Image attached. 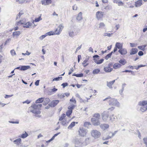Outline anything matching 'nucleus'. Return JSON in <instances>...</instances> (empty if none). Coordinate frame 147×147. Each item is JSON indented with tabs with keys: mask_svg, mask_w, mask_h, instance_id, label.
Here are the masks:
<instances>
[{
	"mask_svg": "<svg viewBox=\"0 0 147 147\" xmlns=\"http://www.w3.org/2000/svg\"><path fill=\"white\" fill-rule=\"evenodd\" d=\"M147 104V100H144L139 102L138 105L140 106H144Z\"/></svg>",
	"mask_w": 147,
	"mask_h": 147,
	"instance_id": "4be33fe9",
	"label": "nucleus"
},
{
	"mask_svg": "<svg viewBox=\"0 0 147 147\" xmlns=\"http://www.w3.org/2000/svg\"><path fill=\"white\" fill-rule=\"evenodd\" d=\"M113 34V33H105L104 34V36H108L109 37H110L111 36V35Z\"/></svg>",
	"mask_w": 147,
	"mask_h": 147,
	"instance_id": "13d9d810",
	"label": "nucleus"
},
{
	"mask_svg": "<svg viewBox=\"0 0 147 147\" xmlns=\"http://www.w3.org/2000/svg\"><path fill=\"white\" fill-rule=\"evenodd\" d=\"M69 36L71 37H73L76 35L78 33V32L74 29L71 30L68 32Z\"/></svg>",
	"mask_w": 147,
	"mask_h": 147,
	"instance_id": "0eeeda50",
	"label": "nucleus"
},
{
	"mask_svg": "<svg viewBox=\"0 0 147 147\" xmlns=\"http://www.w3.org/2000/svg\"><path fill=\"white\" fill-rule=\"evenodd\" d=\"M144 143L146 145H147V137L144 138L143 139Z\"/></svg>",
	"mask_w": 147,
	"mask_h": 147,
	"instance_id": "680f3d73",
	"label": "nucleus"
},
{
	"mask_svg": "<svg viewBox=\"0 0 147 147\" xmlns=\"http://www.w3.org/2000/svg\"><path fill=\"white\" fill-rule=\"evenodd\" d=\"M119 62L122 65H125L127 61L125 59H121L119 61Z\"/></svg>",
	"mask_w": 147,
	"mask_h": 147,
	"instance_id": "c85d7f7f",
	"label": "nucleus"
},
{
	"mask_svg": "<svg viewBox=\"0 0 147 147\" xmlns=\"http://www.w3.org/2000/svg\"><path fill=\"white\" fill-rule=\"evenodd\" d=\"M113 53V51H112L110 53L107 54L106 56L105 57V59L106 60H107L109 58H110L111 56Z\"/></svg>",
	"mask_w": 147,
	"mask_h": 147,
	"instance_id": "e433bc0d",
	"label": "nucleus"
},
{
	"mask_svg": "<svg viewBox=\"0 0 147 147\" xmlns=\"http://www.w3.org/2000/svg\"><path fill=\"white\" fill-rule=\"evenodd\" d=\"M68 84L67 83H64L62 84L61 85L63 86V88H65L66 86H68Z\"/></svg>",
	"mask_w": 147,
	"mask_h": 147,
	"instance_id": "4d7b16f0",
	"label": "nucleus"
},
{
	"mask_svg": "<svg viewBox=\"0 0 147 147\" xmlns=\"http://www.w3.org/2000/svg\"><path fill=\"white\" fill-rule=\"evenodd\" d=\"M145 66H146L145 65H139L138 66V67H137L136 68H135V69L138 70L140 67H145Z\"/></svg>",
	"mask_w": 147,
	"mask_h": 147,
	"instance_id": "bf43d9fd",
	"label": "nucleus"
},
{
	"mask_svg": "<svg viewBox=\"0 0 147 147\" xmlns=\"http://www.w3.org/2000/svg\"><path fill=\"white\" fill-rule=\"evenodd\" d=\"M116 3H118V5L119 6H122L123 5V3L121 1H116Z\"/></svg>",
	"mask_w": 147,
	"mask_h": 147,
	"instance_id": "3c124183",
	"label": "nucleus"
},
{
	"mask_svg": "<svg viewBox=\"0 0 147 147\" xmlns=\"http://www.w3.org/2000/svg\"><path fill=\"white\" fill-rule=\"evenodd\" d=\"M74 105H72L70 106H69L68 107V109H69V110H72L74 107Z\"/></svg>",
	"mask_w": 147,
	"mask_h": 147,
	"instance_id": "5fc2aeb1",
	"label": "nucleus"
},
{
	"mask_svg": "<svg viewBox=\"0 0 147 147\" xmlns=\"http://www.w3.org/2000/svg\"><path fill=\"white\" fill-rule=\"evenodd\" d=\"M47 35L51 36L55 35L54 32L53 31H50L46 33Z\"/></svg>",
	"mask_w": 147,
	"mask_h": 147,
	"instance_id": "09e8293b",
	"label": "nucleus"
},
{
	"mask_svg": "<svg viewBox=\"0 0 147 147\" xmlns=\"http://www.w3.org/2000/svg\"><path fill=\"white\" fill-rule=\"evenodd\" d=\"M41 2L42 5H46L51 3L52 1L51 0H42Z\"/></svg>",
	"mask_w": 147,
	"mask_h": 147,
	"instance_id": "ddd939ff",
	"label": "nucleus"
},
{
	"mask_svg": "<svg viewBox=\"0 0 147 147\" xmlns=\"http://www.w3.org/2000/svg\"><path fill=\"white\" fill-rule=\"evenodd\" d=\"M32 23L28 22L26 23L24 25V27L26 28H30L32 26Z\"/></svg>",
	"mask_w": 147,
	"mask_h": 147,
	"instance_id": "a878e982",
	"label": "nucleus"
},
{
	"mask_svg": "<svg viewBox=\"0 0 147 147\" xmlns=\"http://www.w3.org/2000/svg\"><path fill=\"white\" fill-rule=\"evenodd\" d=\"M42 20V18H41V17L40 16L38 18H35L34 20H32V23L34 24V22H39L40 20Z\"/></svg>",
	"mask_w": 147,
	"mask_h": 147,
	"instance_id": "72a5a7b5",
	"label": "nucleus"
},
{
	"mask_svg": "<svg viewBox=\"0 0 147 147\" xmlns=\"http://www.w3.org/2000/svg\"><path fill=\"white\" fill-rule=\"evenodd\" d=\"M93 57L94 59H94H96L99 57V56L98 55H96L93 56Z\"/></svg>",
	"mask_w": 147,
	"mask_h": 147,
	"instance_id": "774afa93",
	"label": "nucleus"
},
{
	"mask_svg": "<svg viewBox=\"0 0 147 147\" xmlns=\"http://www.w3.org/2000/svg\"><path fill=\"white\" fill-rule=\"evenodd\" d=\"M10 53L12 56H13L16 55V52L14 50H12L10 51Z\"/></svg>",
	"mask_w": 147,
	"mask_h": 147,
	"instance_id": "603ef678",
	"label": "nucleus"
},
{
	"mask_svg": "<svg viewBox=\"0 0 147 147\" xmlns=\"http://www.w3.org/2000/svg\"><path fill=\"white\" fill-rule=\"evenodd\" d=\"M28 135V133L25 131L24 133L22 134L20 136H19V137L22 138H26Z\"/></svg>",
	"mask_w": 147,
	"mask_h": 147,
	"instance_id": "cd10ccee",
	"label": "nucleus"
},
{
	"mask_svg": "<svg viewBox=\"0 0 147 147\" xmlns=\"http://www.w3.org/2000/svg\"><path fill=\"white\" fill-rule=\"evenodd\" d=\"M82 13L81 12H80L78 14L76 18V19L78 21H80L82 20Z\"/></svg>",
	"mask_w": 147,
	"mask_h": 147,
	"instance_id": "b1692460",
	"label": "nucleus"
},
{
	"mask_svg": "<svg viewBox=\"0 0 147 147\" xmlns=\"http://www.w3.org/2000/svg\"><path fill=\"white\" fill-rule=\"evenodd\" d=\"M13 142L17 146H21L22 145L21 139L20 138H18L14 140Z\"/></svg>",
	"mask_w": 147,
	"mask_h": 147,
	"instance_id": "9d476101",
	"label": "nucleus"
},
{
	"mask_svg": "<svg viewBox=\"0 0 147 147\" xmlns=\"http://www.w3.org/2000/svg\"><path fill=\"white\" fill-rule=\"evenodd\" d=\"M59 102V100H54L52 101L48 105L51 107H54L57 105Z\"/></svg>",
	"mask_w": 147,
	"mask_h": 147,
	"instance_id": "6e6552de",
	"label": "nucleus"
},
{
	"mask_svg": "<svg viewBox=\"0 0 147 147\" xmlns=\"http://www.w3.org/2000/svg\"><path fill=\"white\" fill-rule=\"evenodd\" d=\"M76 147H82L83 143L81 142V138H75L73 140Z\"/></svg>",
	"mask_w": 147,
	"mask_h": 147,
	"instance_id": "f03ea898",
	"label": "nucleus"
},
{
	"mask_svg": "<svg viewBox=\"0 0 147 147\" xmlns=\"http://www.w3.org/2000/svg\"><path fill=\"white\" fill-rule=\"evenodd\" d=\"M93 118L99 119L100 118V114L98 113H95L93 116Z\"/></svg>",
	"mask_w": 147,
	"mask_h": 147,
	"instance_id": "473e14b6",
	"label": "nucleus"
},
{
	"mask_svg": "<svg viewBox=\"0 0 147 147\" xmlns=\"http://www.w3.org/2000/svg\"><path fill=\"white\" fill-rule=\"evenodd\" d=\"M42 106V105L41 104L36 105L34 104L32 105L31 106V107H32L33 109L39 110L40 108Z\"/></svg>",
	"mask_w": 147,
	"mask_h": 147,
	"instance_id": "f8f14e48",
	"label": "nucleus"
},
{
	"mask_svg": "<svg viewBox=\"0 0 147 147\" xmlns=\"http://www.w3.org/2000/svg\"><path fill=\"white\" fill-rule=\"evenodd\" d=\"M20 34V31H16L14 32L13 33V37L15 36H19Z\"/></svg>",
	"mask_w": 147,
	"mask_h": 147,
	"instance_id": "58836bf2",
	"label": "nucleus"
},
{
	"mask_svg": "<svg viewBox=\"0 0 147 147\" xmlns=\"http://www.w3.org/2000/svg\"><path fill=\"white\" fill-rule=\"evenodd\" d=\"M44 98L42 97L39 98L36 100L35 102L36 103L42 102L44 100Z\"/></svg>",
	"mask_w": 147,
	"mask_h": 147,
	"instance_id": "c756f323",
	"label": "nucleus"
},
{
	"mask_svg": "<svg viewBox=\"0 0 147 147\" xmlns=\"http://www.w3.org/2000/svg\"><path fill=\"white\" fill-rule=\"evenodd\" d=\"M30 68V66L21 65V66L20 70L25 71Z\"/></svg>",
	"mask_w": 147,
	"mask_h": 147,
	"instance_id": "a211bd4d",
	"label": "nucleus"
},
{
	"mask_svg": "<svg viewBox=\"0 0 147 147\" xmlns=\"http://www.w3.org/2000/svg\"><path fill=\"white\" fill-rule=\"evenodd\" d=\"M118 52L121 55H125L127 53V51L126 49L122 48L120 49H119Z\"/></svg>",
	"mask_w": 147,
	"mask_h": 147,
	"instance_id": "4468645a",
	"label": "nucleus"
},
{
	"mask_svg": "<svg viewBox=\"0 0 147 147\" xmlns=\"http://www.w3.org/2000/svg\"><path fill=\"white\" fill-rule=\"evenodd\" d=\"M62 77H58L55 78L53 79L52 81H58L59 80H62Z\"/></svg>",
	"mask_w": 147,
	"mask_h": 147,
	"instance_id": "37998d69",
	"label": "nucleus"
},
{
	"mask_svg": "<svg viewBox=\"0 0 147 147\" xmlns=\"http://www.w3.org/2000/svg\"><path fill=\"white\" fill-rule=\"evenodd\" d=\"M142 5V0H138L135 2V6L136 7H140Z\"/></svg>",
	"mask_w": 147,
	"mask_h": 147,
	"instance_id": "2eb2a0df",
	"label": "nucleus"
},
{
	"mask_svg": "<svg viewBox=\"0 0 147 147\" xmlns=\"http://www.w3.org/2000/svg\"><path fill=\"white\" fill-rule=\"evenodd\" d=\"M91 134L92 136L95 139L98 138L101 135V133L100 132L94 129L91 131Z\"/></svg>",
	"mask_w": 147,
	"mask_h": 147,
	"instance_id": "7ed1b4c3",
	"label": "nucleus"
},
{
	"mask_svg": "<svg viewBox=\"0 0 147 147\" xmlns=\"http://www.w3.org/2000/svg\"><path fill=\"white\" fill-rule=\"evenodd\" d=\"M40 80H36L35 82V84L36 86H38L39 85V82Z\"/></svg>",
	"mask_w": 147,
	"mask_h": 147,
	"instance_id": "69168bd1",
	"label": "nucleus"
},
{
	"mask_svg": "<svg viewBox=\"0 0 147 147\" xmlns=\"http://www.w3.org/2000/svg\"><path fill=\"white\" fill-rule=\"evenodd\" d=\"M9 122L10 123H16V124H18L19 123V122L18 120H17L16 121H9Z\"/></svg>",
	"mask_w": 147,
	"mask_h": 147,
	"instance_id": "864d4df0",
	"label": "nucleus"
},
{
	"mask_svg": "<svg viewBox=\"0 0 147 147\" xmlns=\"http://www.w3.org/2000/svg\"><path fill=\"white\" fill-rule=\"evenodd\" d=\"M144 53L142 51H140L138 53V55L140 56H141L143 55Z\"/></svg>",
	"mask_w": 147,
	"mask_h": 147,
	"instance_id": "e2e57ef3",
	"label": "nucleus"
},
{
	"mask_svg": "<svg viewBox=\"0 0 147 147\" xmlns=\"http://www.w3.org/2000/svg\"><path fill=\"white\" fill-rule=\"evenodd\" d=\"M138 51V49L136 48H132L130 52V55H134Z\"/></svg>",
	"mask_w": 147,
	"mask_h": 147,
	"instance_id": "6ab92c4d",
	"label": "nucleus"
},
{
	"mask_svg": "<svg viewBox=\"0 0 147 147\" xmlns=\"http://www.w3.org/2000/svg\"><path fill=\"white\" fill-rule=\"evenodd\" d=\"M85 143H83V145H86L88 144L89 142V139L88 138H86L85 140Z\"/></svg>",
	"mask_w": 147,
	"mask_h": 147,
	"instance_id": "de8ad7c7",
	"label": "nucleus"
},
{
	"mask_svg": "<svg viewBox=\"0 0 147 147\" xmlns=\"http://www.w3.org/2000/svg\"><path fill=\"white\" fill-rule=\"evenodd\" d=\"M140 110L141 111L143 112L147 110V107L143 106V107H140Z\"/></svg>",
	"mask_w": 147,
	"mask_h": 147,
	"instance_id": "a18cd8bd",
	"label": "nucleus"
},
{
	"mask_svg": "<svg viewBox=\"0 0 147 147\" xmlns=\"http://www.w3.org/2000/svg\"><path fill=\"white\" fill-rule=\"evenodd\" d=\"M72 112V110H68L66 113V115L68 117H69Z\"/></svg>",
	"mask_w": 147,
	"mask_h": 147,
	"instance_id": "79ce46f5",
	"label": "nucleus"
},
{
	"mask_svg": "<svg viewBox=\"0 0 147 147\" xmlns=\"http://www.w3.org/2000/svg\"><path fill=\"white\" fill-rule=\"evenodd\" d=\"M91 125V123L89 122H86L84 123V126L85 127L88 128L89 125Z\"/></svg>",
	"mask_w": 147,
	"mask_h": 147,
	"instance_id": "f704fd0d",
	"label": "nucleus"
},
{
	"mask_svg": "<svg viewBox=\"0 0 147 147\" xmlns=\"http://www.w3.org/2000/svg\"><path fill=\"white\" fill-rule=\"evenodd\" d=\"M50 101V99L48 98H46L44 99L43 101V104L45 105L48 103Z\"/></svg>",
	"mask_w": 147,
	"mask_h": 147,
	"instance_id": "393cba45",
	"label": "nucleus"
},
{
	"mask_svg": "<svg viewBox=\"0 0 147 147\" xmlns=\"http://www.w3.org/2000/svg\"><path fill=\"white\" fill-rule=\"evenodd\" d=\"M100 71V70L98 69H95L93 71L92 73L94 74H98Z\"/></svg>",
	"mask_w": 147,
	"mask_h": 147,
	"instance_id": "c9c22d12",
	"label": "nucleus"
},
{
	"mask_svg": "<svg viewBox=\"0 0 147 147\" xmlns=\"http://www.w3.org/2000/svg\"><path fill=\"white\" fill-rule=\"evenodd\" d=\"M115 47L117 49L118 48L120 49L122 48V45L119 42H117L115 44Z\"/></svg>",
	"mask_w": 147,
	"mask_h": 147,
	"instance_id": "7c9ffc66",
	"label": "nucleus"
},
{
	"mask_svg": "<svg viewBox=\"0 0 147 147\" xmlns=\"http://www.w3.org/2000/svg\"><path fill=\"white\" fill-rule=\"evenodd\" d=\"M88 132L87 129L83 127H80L79 130V135L82 137H84Z\"/></svg>",
	"mask_w": 147,
	"mask_h": 147,
	"instance_id": "20e7f679",
	"label": "nucleus"
},
{
	"mask_svg": "<svg viewBox=\"0 0 147 147\" xmlns=\"http://www.w3.org/2000/svg\"><path fill=\"white\" fill-rule=\"evenodd\" d=\"M64 28V26L63 24H60L58 26L57 28L54 32L55 34H59L62 31V29Z\"/></svg>",
	"mask_w": 147,
	"mask_h": 147,
	"instance_id": "39448f33",
	"label": "nucleus"
},
{
	"mask_svg": "<svg viewBox=\"0 0 147 147\" xmlns=\"http://www.w3.org/2000/svg\"><path fill=\"white\" fill-rule=\"evenodd\" d=\"M103 12L102 11H98L96 13V16L98 20L101 18L103 16Z\"/></svg>",
	"mask_w": 147,
	"mask_h": 147,
	"instance_id": "9b49d317",
	"label": "nucleus"
},
{
	"mask_svg": "<svg viewBox=\"0 0 147 147\" xmlns=\"http://www.w3.org/2000/svg\"><path fill=\"white\" fill-rule=\"evenodd\" d=\"M50 90H51V92L50 93L49 92L50 91H49V94L50 95H51V94H52V93H55V92L56 91H57V89L55 88H54L53 89H50Z\"/></svg>",
	"mask_w": 147,
	"mask_h": 147,
	"instance_id": "ea45409f",
	"label": "nucleus"
},
{
	"mask_svg": "<svg viewBox=\"0 0 147 147\" xmlns=\"http://www.w3.org/2000/svg\"><path fill=\"white\" fill-rule=\"evenodd\" d=\"M89 59V57H88L86 58L84 60L83 62L82 63V65H84L86 63H87V62H88V60Z\"/></svg>",
	"mask_w": 147,
	"mask_h": 147,
	"instance_id": "a19ab883",
	"label": "nucleus"
},
{
	"mask_svg": "<svg viewBox=\"0 0 147 147\" xmlns=\"http://www.w3.org/2000/svg\"><path fill=\"white\" fill-rule=\"evenodd\" d=\"M91 121L93 125L98 126L100 125V122L99 119L95 118H92L91 119Z\"/></svg>",
	"mask_w": 147,
	"mask_h": 147,
	"instance_id": "423d86ee",
	"label": "nucleus"
},
{
	"mask_svg": "<svg viewBox=\"0 0 147 147\" xmlns=\"http://www.w3.org/2000/svg\"><path fill=\"white\" fill-rule=\"evenodd\" d=\"M30 112L35 114L36 115L39 114L40 113V110L34 109H33L32 110H31L30 111Z\"/></svg>",
	"mask_w": 147,
	"mask_h": 147,
	"instance_id": "412c9836",
	"label": "nucleus"
},
{
	"mask_svg": "<svg viewBox=\"0 0 147 147\" xmlns=\"http://www.w3.org/2000/svg\"><path fill=\"white\" fill-rule=\"evenodd\" d=\"M66 120H63L61 122V124L63 125H65V124H66Z\"/></svg>",
	"mask_w": 147,
	"mask_h": 147,
	"instance_id": "338daca9",
	"label": "nucleus"
},
{
	"mask_svg": "<svg viewBox=\"0 0 147 147\" xmlns=\"http://www.w3.org/2000/svg\"><path fill=\"white\" fill-rule=\"evenodd\" d=\"M104 70L106 72H110L113 70V68L109 67L107 66V67H105L104 68Z\"/></svg>",
	"mask_w": 147,
	"mask_h": 147,
	"instance_id": "aec40b11",
	"label": "nucleus"
},
{
	"mask_svg": "<svg viewBox=\"0 0 147 147\" xmlns=\"http://www.w3.org/2000/svg\"><path fill=\"white\" fill-rule=\"evenodd\" d=\"M102 117L103 120L104 121H106L109 117V114L107 112H104L102 114Z\"/></svg>",
	"mask_w": 147,
	"mask_h": 147,
	"instance_id": "1a4fd4ad",
	"label": "nucleus"
},
{
	"mask_svg": "<svg viewBox=\"0 0 147 147\" xmlns=\"http://www.w3.org/2000/svg\"><path fill=\"white\" fill-rule=\"evenodd\" d=\"M104 60L103 59H101L98 61L97 59H94V62L97 64H100L103 62Z\"/></svg>",
	"mask_w": 147,
	"mask_h": 147,
	"instance_id": "bb28decb",
	"label": "nucleus"
},
{
	"mask_svg": "<svg viewBox=\"0 0 147 147\" xmlns=\"http://www.w3.org/2000/svg\"><path fill=\"white\" fill-rule=\"evenodd\" d=\"M78 123V122H73L71 123L70 124V125H69V126L68 127V129H71L72 127H74L75 125V123Z\"/></svg>",
	"mask_w": 147,
	"mask_h": 147,
	"instance_id": "2f4dec72",
	"label": "nucleus"
},
{
	"mask_svg": "<svg viewBox=\"0 0 147 147\" xmlns=\"http://www.w3.org/2000/svg\"><path fill=\"white\" fill-rule=\"evenodd\" d=\"M66 115L65 114H63L59 118V120L60 121H62L64 118L65 117Z\"/></svg>",
	"mask_w": 147,
	"mask_h": 147,
	"instance_id": "49530a36",
	"label": "nucleus"
},
{
	"mask_svg": "<svg viewBox=\"0 0 147 147\" xmlns=\"http://www.w3.org/2000/svg\"><path fill=\"white\" fill-rule=\"evenodd\" d=\"M11 38H9L7 39L5 42V45H6L7 43H9L11 41Z\"/></svg>",
	"mask_w": 147,
	"mask_h": 147,
	"instance_id": "052dcab7",
	"label": "nucleus"
},
{
	"mask_svg": "<svg viewBox=\"0 0 147 147\" xmlns=\"http://www.w3.org/2000/svg\"><path fill=\"white\" fill-rule=\"evenodd\" d=\"M105 26V24L103 22L100 23L99 24V28H102L104 27Z\"/></svg>",
	"mask_w": 147,
	"mask_h": 147,
	"instance_id": "6e6d98bb",
	"label": "nucleus"
},
{
	"mask_svg": "<svg viewBox=\"0 0 147 147\" xmlns=\"http://www.w3.org/2000/svg\"><path fill=\"white\" fill-rule=\"evenodd\" d=\"M121 65L120 63H115L113 65V68L114 69H117L121 67Z\"/></svg>",
	"mask_w": 147,
	"mask_h": 147,
	"instance_id": "5701e85b",
	"label": "nucleus"
},
{
	"mask_svg": "<svg viewBox=\"0 0 147 147\" xmlns=\"http://www.w3.org/2000/svg\"><path fill=\"white\" fill-rule=\"evenodd\" d=\"M47 36L46 33L44 35H42L40 37V39H42L44 38L46 36Z\"/></svg>",
	"mask_w": 147,
	"mask_h": 147,
	"instance_id": "0e129e2a",
	"label": "nucleus"
},
{
	"mask_svg": "<svg viewBox=\"0 0 147 147\" xmlns=\"http://www.w3.org/2000/svg\"><path fill=\"white\" fill-rule=\"evenodd\" d=\"M109 99V104L110 105H115L118 106L119 105V102L117 100L113 98H111L110 96H108L107 98L103 100L104 101H106L107 100Z\"/></svg>",
	"mask_w": 147,
	"mask_h": 147,
	"instance_id": "f257e3e1",
	"label": "nucleus"
},
{
	"mask_svg": "<svg viewBox=\"0 0 147 147\" xmlns=\"http://www.w3.org/2000/svg\"><path fill=\"white\" fill-rule=\"evenodd\" d=\"M73 76H76V77H82L83 76V74L82 73H81L80 74H78L74 73L73 74Z\"/></svg>",
	"mask_w": 147,
	"mask_h": 147,
	"instance_id": "4c0bfd02",
	"label": "nucleus"
},
{
	"mask_svg": "<svg viewBox=\"0 0 147 147\" xmlns=\"http://www.w3.org/2000/svg\"><path fill=\"white\" fill-rule=\"evenodd\" d=\"M115 81V80H114L112 81H111L109 82L107 81V86L108 87L110 88H113L112 85L114 84V83Z\"/></svg>",
	"mask_w": 147,
	"mask_h": 147,
	"instance_id": "f3484780",
	"label": "nucleus"
},
{
	"mask_svg": "<svg viewBox=\"0 0 147 147\" xmlns=\"http://www.w3.org/2000/svg\"><path fill=\"white\" fill-rule=\"evenodd\" d=\"M58 97L59 98H63L65 96L64 94H59L57 95Z\"/></svg>",
	"mask_w": 147,
	"mask_h": 147,
	"instance_id": "c03bdc74",
	"label": "nucleus"
},
{
	"mask_svg": "<svg viewBox=\"0 0 147 147\" xmlns=\"http://www.w3.org/2000/svg\"><path fill=\"white\" fill-rule=\"evenodd\" d=\"M111 133H110V134H109V135L106 138H105L104 137H103V138H102V139L103 140H108L110 138H111L112 137L111 136H110V134H111Z\"/></svg>",
	"mask_w": 147,
	"mask_h": 147,
	"instance_id": "8fccbe9b",
	"label": "nucleus"
},
{
	"mask_svg": "<svg viewBox=\"0 0 147 147\" xmlns=\"http://www.w3.org/2000/svg\"><path fill=\"white\" fill-rule=\"evenodd\" d=\"M100 127L102 129L105 130L109 127V125L107 124H101L100 125Z\"/></svg>",
	"mask_w": 147,
	"mask_h": 147,
	"instance_id": "dca6fc26",
	"label": "nucleus"
}]
</instances>
